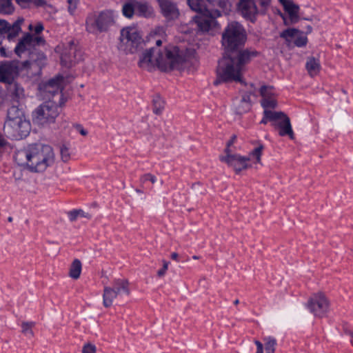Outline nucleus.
<instances>
[{
  "label": "nucleus",
  "mask_w": 353,
  "mask_h": 353,
  "mask_svg": "<svg viewBox=\"0 0 353 353\" xmlns=\"http://www.w3.org/2000/svg\"><path fill=\"white\" fill-rule=\"evenodd\" d=\"M12 220H13V219H12V217H11V216H9V217L8 218V221L9 222H12Z\"/></svg>",
  "instance_id": "58"
},
{
  "label": "nucleus",
  "mask_w": 353,
  "mask_h": 353,
  "mask_svg": "<svg viewBox=\"0 0 353 353\" xmlns=\"http://www.w3.org/2000/svg\"><path fill=\"white\" fill-rule=\"evenodd\" d=\"M170 256L172 260L178 261L179 254L176 252H172Z\"/></svg>",
  "instance_id": "53"
},
{
  "label": "nucleus",
  "mask_w": 353,
  "mask_h": 353,
  "mask_svg": "<svg viewBox=\"0 0 353 353\" xmlns=\"http://www.w3.org/2000/svg\"><path fill=\"white\" fill-rule=\"evenodd\" d=\"M28 30L31 32L26 33L14 48V52L19 57H21L26 50H30L46 45V40L41 35L44 30L43 24L41 22H37L35 25L30 24Z\"/></svg>",
  "instance_id": "5"
},
{
  "label": "nucleus",
  "mask_w": 353,
  "mask_h": 353,
  "mask_svg": "<svg viewBox=\"0 0 353 353\" xmlns=\"http://www.w3.org/2000/svg\"><path fill=\"white\" fill-rule=\"evenodd\" d=\"M306 307L314 316L322 318L329 310L330 301L323 293H315L309 298Z\"/></svg>",
  "instance_id": "11"
},
{
  "label": "nucleus",
  "mask_w": 353,
  "mask_h": 353,
  "mask_svg": "<svg viewBox=\"0 0 353 353\" xmlns=\"http://www.w3.org/2000/svg\"><path fill=\"white\" fill-rule=\"evenodd\" d=\"M272 86L263 85L260 88V94L263 99L273 97Z\"/></svg>",
  "instance_id": "38"
},
{
  "label": "nucleus",
  "mask_w": 353,
  "mask_h": 353,
  "mask_svg": "<svg viewBox=\"0 0 353 353\" xmlns=\"http://www.w3.org/2000/svg\"><path fill=\"white\" fill-rule=\"evenodd\" d=\"M19 74L18 61H3L0 62V83L12 85Z\"/></svg>",
  "instance_id": "13"
},
{
  "label": "nucleus",
  "mask_w": 353,
  "mask_h": 353,
  "mask_svg": "<svg viewBox=\"0 0 353 353\" xmlns=\"http://www.w3.org/2000/svg\"><path fill=\"white\" fill-rule=\"evenodd\" d=\"M34 323L33 322H23L21 325L22 326V332L26 335H29L32 336L34 335L32 327L34 326Z\"/></svg>",
  "instance_id": "39"
},
{
  "label": "nucleus",
  "mask_w": 353,
  "mask_h": 353,
  "mask_svg": "<svg viewBox=\"0 0 353 353\" xmlns=\"http://www.w3.org/2000/svg\"><path fill=\"white\" fill-rule=\"evenodd\" d=\"M312 31V28L311 26H307V28H306V31H305V34H309V33H311Z\"/></svg>",
  "instance_id": "55"
},
{
  "label": "nucleus",
  "mask_w": 353,
  "mask_h": 353,
  "mask_svg": "<svg viewBox=\"0 0 353 353\" xmlns=\"http://www.w3.org/2000/svg\"><path fill=\"white\" fill-rule=\"evenodd\" d=\"M237 6L244 18L254 21L259 10L254 0H239Z\"/></svg>",
  "instance_id": "17"
},
{
  "label": "nucleus",
  "mask_w": 353,
  "mask_h": 353,
  "mask_svg": "<svg viewBox=\"0 0 353 353\" xmlns=\"http://www.w3.org/2000/svg\"><path fill=\"white\" fill-rule=\"evenodd\" d=\"M79 213L77 210H73L68 212V216L70 221H74L79 216Z\"/></svg>",
  "instance_id": "47"
},
{
  "label": "nucleus",
  "mask_w": 353,
  "mask_h": 353,
  "mask_svg": "<svg viewBox=\"0 0 353 353\" xmlns=\"http://www.w3.org/2000/svg\"><path fill=\"white\" fill-rule=\"evenodd\" d=\"M252 94V92H245L242 94L241 99H236L234 101L233 106L236 114L241 115L250 110L252 108L250 96Z\"/></svg>",
  "instance_id": "18"
},
{
  "label": "nucleus",
  "mask_w": 353,
  "mask_h": 353,
  "mask_svg": "<svg viewBox=\"0 0 353 353\" xmlns=\"http://www.w3.org/2000/svg\"><path fill=\"white\" fill-rule=\"evenodd\" d=\"M60 154H61V158L63 162L66 163L70 160V154L69 152L68 148L66 146L62 145L61 147Z\"/></svg>",
  "instance_id": "41"
},
{
  "label": "nucleus",
  "mask_w": 353,
  "mask_h": 353,
  "mask_svg": "<svg viewBox=\"0 0 353 353\" xmlns=\"http://www.w3.org/2000/svg\"><path fill=\"white\" fill-rule=\"evenodd\" d=\"M26 119L25 114L22 108L19 104L13 103L7 111V117L5 121H18Z\"/></svg>",
  "instance_id": "22"
},
{
  "label": "nucleus",
  "mask_w": 353,
  "mask_h": 353,
  "mask_svg": "<svg viewBox=\"0 0 353 353\" xmlns=\"http://www.w3.org/2000/svg\"><path fill=\"white\" fill-rule=\"evenodd\" d=\"M236 139V136L233 135L230 140L227 143L226 148L225 149V152L226 154H230L231 151L230 150V147L234 143Z\"/></svg>",
  "instance_id": "49"
},
{
  "label": "nucleus",
  "mask_w": 353,
  "mask_h": 353,
  "mask_svg": "<svg viewBox=\"0 0 353 353\" xmlns=\"http://www.w3.org/2000/svg\"><path fill=\"white\" fill-rule=\"evenodd\" d=\"M265 353H274L277 345L276 339L272 336L263 338Z\"/></svg>",
  "instance_id": "30"
},
{
  "label": "nucleus",
  "mask_w": 353,
  "mask_h": 353,
  "mask_svg": "<svg viewBox=\"0 0 353 353\" xmlns=\"http://www.w3.org/2000/svg\"><path fill=\"white\" fill-rule=\"evenodd\" d=\"M300 34H299L296 38L295 39L294 43L296 46L301 48L304 47L307 43V38L305 35L303 34V32L301 31L299 32Z\"/></svg>",
  "instance_id": "37"
},
{
  "label": "nucleus",
  "mask_w": 353,
  "mask_h": 353,
  "mask_svg": "<svg viewBox=\"0 0 353 353\" xmlns=\"http://www.w3.org/2000/svg\"><path fill=\"white\" fill-rule=\"evenodd\" d=\"M301 31L296 28H288L280 33V37L284 39L288 45L291 42V39L297 35Z\"/></svg>",
  "instance_id": "29"
},
{
  "label": "nucleus",
  "mask_w": 353,
  "mask_h": 353,
  "mask_svg": "<svg viewBox=\"0 0 353 353\" xmlns=\"http://www.w3.org/2000/svg\"><path fill=\"white\" fill-rule=\"evenodd\" d=\"M130 283L126 279H115L112 281V286L111 288L118 295L121 293L128 296L130 294V290L129 288Z\"/></svg>",
  "instance_id": "21"
},
{
  "label": "nucleus",
  "mask_w": 353,
  "mask_h": 353,
  "mask_svg": "<svg viewBox=\"0 0 353 353\" xmlns=\"http://www.w3.org/2000/svg\"><path fill=\"white\" fill-rule=\"evenodd\" d=\"M83 59V53L74 41H70L61 55V64L70 68Z\"/></svg>",
  "instance_id": "12"
},
{
  "label": "nucleus",
  "mask_w": 353,
  "mask_h": 353,
  "mask_svg": "<svg viewBox=\"0 0 353 353\" xmlns=\"http://www.w3.org/2000/svg\"><path fill=\"white\" fill-rule=\"evenodd\" d=\"M21 8H27L31 5L37 7L43 6L46 4L44 0H15Z\"/></svg>",
  "instance_id": "33"
},
{
  "label": "nucleus",
  "mask_w": 353,
  "mask_h": 353,
  "mask_svg": "<svg viewBox=\"0 0 353 353\" xmlns=\"http://www.w3.org/2000/svg\"><path fill=\"white\" fill-rule=\"evenodd\" d=\"M145 42L137 28L127 27L121 31L119 50L128 53H135L143 48Z\"/></svg>",
  "instance_id": "7"
},
{
  "label": "nucleus",
  "mask_w": 353,
  "mask_h": 353,
  "mask_svg": "<svg viewBox=\"0 0 353 353\" xmlns=\"http://www.w3.org/2000/svg\"><path fill=\"white\" fill-rule=\"evenodd\" d=\"M239 299H236V300L234 301V305H238V304H239Z\"/></svg>",
  "instance_id": "57"
},
{
  "label": "nucleus",
  "mask_w": 353,
  "mask_h": 353,
  "mask_svg": "<svg viewBox=\"0 0 353 353\" xmlns=\"http://www.w3.org/2000/svg\"><path fill=\"white\" fill-rule=\"evenodd\" d=\"M14 10L12 0H0V14H10Z\"/></svg>",
  "instance_id": "31"
},
{
  "label": "nucleus",
  "mask_w": 353,
  "mask_h": 353,
  "mask_svg": "<svg viewBox=\"0 0 353 353\" xmlns=\"http://www.w3.org/2000/svg\"><path fill=\"white\" fill-rule=\"evenodd\" d=\"M136 192L139 193H142L143 192L139 189H136Z\"/></svg>",
  "instance_id": "59"
},
{
  "label": "nucleus",
  "mask_w": 353,
  "mask_h": 353,
  "mask_svg": "<svg viewBox=\"0 0 353 353\" xmlns=\"http://www.w3.org/2000/svg\"><path fill=\"white\" fill-rule=\"evenodd\" d=\"M187 3L191 10L198 12L194 20L201 32H208L216 25L221 10H228L231 7L229 0H187Z\"/></svg>",
  "instance_id": "4"
},
{
  "label": "nucleus",
  "mask_w": 353,
  "mask_h": 353,
  "mask_svg": "<svg viewBox=\"0 0 353 353\" xmlns=\"http://www.w3.org/2000/svg\"><path fill=\"white\" fill-rule=\"evenodd\" d=\"M150 181L152 183H154L157 181L155 176L148 173L142 175L140 178V183L144 184L146 181Z\"/></svg>",
  "instance_id": "42"
},
{
  "label": "nucleus",
  "mask_w": 353,
  "mask_h": 353,
  "mask_svg": "<svg viewBox=\"0 0 353 353\" xmlns=\"http://www.w3.org/2000/svg\"><path fill=\"white\" fill-rule=\"evenodd\" d=\"M160 39L156 41V46L146 50L139 61V67L150 70L155 64L163 72L179 69L185 61L176 46L162 47Z\"/></svg>",
  "instance_id": "2"
},
{
  "label": "nucleus",
  "mask_w": 353,
  "mask_h": 353,
  "mask_svg": "<svg viewBox=\"0 0 353 353\" xmlns=\"http://www.w3.org/2000/svg\"><path fill=\"white\" fill-rule=\"evenodd\" d=\"M31 125L28 120L5 121L3 131L6 137L10 139L19 140L26 137L30 132Z\"/></svg>",
  "instance_id": "9"
},
{
  "label": "nucleus",
  "mask_w": 353,
  "mask_h": 353,
  "mask_svg": "<svg viewBox=\"0 0 353 353\" xmlns=\"http://www.w3.org/2000/svg\"><path fill=\"white\" fill-rule=\"evenodd\" d=\"M278 112H273L268 110H264L263 111V117L261 121V123L266 124L268 121H276L278 120L277 115Z\"/></svg>",
  "instance_id": "35"
},
{
  "label": "nucleus",
  "mask_w": 353,
  "mask_h": 353,
  "mask_svg": "<svg viewBox=\"0 0 353 353\" xmlns=\"http://www.w3.org/2000/svg\"><path fill=\"white\" fill-rule=\"evenodd\" d=\"M261 103L265 110L268 108H275L277 105V102L273 97L262 99Z\"/></svg>",
  "instance_id": "36"
},
{
  "label": "nucleus",
  "mask_w": 353,
  "mask_h": 353,
  "mask_svg": "<svg viewBox=\"0 0 353 353\" xmlns=\"http://www.w3.org/2000/svg\"><path fill=\"white\" fill-rule=\"evenodd\" d=\"M117 294L111 288L110 286H104L103 294V304L105 307H110L113 303V300L116 299Z\"/></svg>",
  "instance_id": "26"
},
{
  "label": "nucleus",
  "mask_w": 353,
  "mask_h": 353,
  "mask_svg": "<svg viewBox=\"0 0 353 353\" xmlns=\"http://www.w3.org/2000/svg\"><path fill=\"white\" fill-rule=\"evenodd\" d=\"M263 150V145L261 144L254 150H253L250 154V156L254 157L256 158V163H261V157L262 154Z\"/></svg>",
  "instance_id": "40"
},
{
  "label": "nucleus",
  "mask_w": 353,
  "mask_h": 353,
  "mask_svg": "<svg viewBox=\"0 0 353 353\" xmlns=\"http://www.w3.org/2000/svg\"><path fill=\"white\" fill-rule=\"evenodd\" d=\"M199 185V183H194V184H192V188H194L196 185Z\"/></svg>",
  "instance_id": "60"
},
{
  "label": "nucleus",
  "mask_w": 353,
  "mask_h": 353,
  "mask_svg": "<svg viewBox=\"0 0 353 353\" xmlns=\"http://www.w3.org/2000/svg\"><path fill=\"white\" fill-rule=\"evenodd\" d=\"M122 12L125 17L132 18L134 14H136L135 1L125 3L123 6Z\"/></svg>",
  "instance_id": "32"
},
{
  "label": "nucleus",
  "mask_w": 353,
  "mask_h": 353,
  "mask_svg": "<svg viewBox=\"0 0 353 353\" xmlns=\"http://www.w3.org/2000/svg\"><path fill=\"white\" fill-rule=\"evenodd\" d=\"M220 160L232 167L236 173L239 174L241 170L248 168V162L250 161V157L228 154L225 157H220Z\"/></svg>",
  "instance_id": "15"
},
{
  "label": "nucleus",
  "mask_w": 353,
  "mask_h": 353,
  "mask_svg": "<svg viewBox=\"0 0 353 353\" xmlns=\"http://www.w3.org/2000/svg\"><path fill=\"white\" fill-rule=\"evenodd\" d=\"M11 54V52L8 51L6 48L1 46V42L0 41V57H10Z\"/></svg>",
  "instance_id": "48"
},
{
  "label": "nucleus",
  "mask_w": 353,
  "mask_h": 353,
  "mask_svg": "<svg viewBox=\"0 0 353 353\" xmlns=\"http://www.w3.org/2000/svg\"><path fill=\"white\" fill-rule=\"evenodd\" d=\"M278 120L272 125L274 128H279V135L281 137L289 136L291 139H294V134L292 129L290 118L283 112H278Z\"/></svg>",
  "instance_id": "16"
},
{
  "label": "nucleus",
  "mask_w": 353,
  "mask_h": 353,
  "mask_svg": "<svg viewBox=\"0 0 353 353\" xmlns=\"http://www.w3.org/2000/svg\"><path fill=\"white\" fill-rule=\"evenodd\" d=\"M247 39L246 30L239 22H230L225 28L221 36L224 52L218 62L214 85L234 81L244 83L243 74L246 66L260 54L252 48H243Z\"/></svg>",
  "instance_id": "1"
},
{
  "label": "nucleus",
  "mask_w": 353,
  "mask_h": 353,
  "mask_svg": "<svg viewBox=\"0 0 353 353\" xmlns=\"http://www.w3.org/2000/svg\"><path fill=\"white\" fill-rule=\"evenodd\" d=\"M343 330H344V332H345L346 334H348V335H350L351 337H352V338H353V331H352V330H350L347 329V327H345V328L343 329Z\"/></svg>",
  "instance_id": "54"
},
{
  "label": "nucleus",
  "mask_w": 353,
  "mask_h": 353,
  "mask_svg": "<svg viewBox=\"0 0 353 353\" xmlns=\"http://www.w3.org/2000/svg\"><path fill=\"white\" fill-rule=\"evenodd\" d=\"M18 164L26 165L30 171L41 172L54 163V153L51 146L41 143L29 145L19 150L14 156Z\"/></svg>",
  "instance_id": "3"
},
{
  "label": "nucleus",
  "mask_w": 353,
  "mask_h": 353,
  "mask_svg": "<svg viewBox=\"0 0 353 353\" xmlns=\"http://www.w3.org/2000/svg\"><path fill=\"white\" fill-rule=\"evenodd\" d=\"M68 11L70 14H73L77 8V0H68Z\"/></svg>",
  "instance_id": "46"
},
{
  "label": "nucleus",
  "mask_w": 353,
  "mask_h": 353,
  "mask_svg": "<svg viewBox=\"0 0 353 353\" xmlns=\"http://www.w3.org/2000/svg\"><path fill=\"white\" fill-rule=\"evenodd\" d=\"M254 343L256 345V353H263V343L258 340H255Z\"/></svg>",
  "instance_id": "51"
},
{
  "label": "nucleus",
  "mask_w": 353,
  "mask_h": 353,
  "mask_svg": "<svg viewBox=\"0 0 353 353\" xmlns=\"http://www.w3.org/2000/svg\"><path fill=\"white\" fill-rule=\"evenodd\" d=\"M279 2L283 6L285 11L288 12L290 22L292 23H295L298 22L299 19V6L288 0H279Z\"/></svg>",
  "instance_id": "20"
},
{
  "label": "nucleus",
  "mask_w": 353,
  "mask_h": 353,
  "mask_svg": "<svg viewBox=\"0 0 353 353\" xmlns=\"http://www.w3.org/2000/svg\"><path fill=\"white\" fill-rule=\"evenodd\" d=\"M114 23V14L111 10L90 12L85 19V30L89 33L98 34L107 32Z\"/></svg>",
  "instance_id": "6"
},
{
  "label": "nucleus",
  "mask_w": 353,
  "mask_h": 353,
  "mask_svg": "<svg viewBox=\"0 0 353 353\" xmlns=\"http://www.w3.org/2000/svg\"><path fill=\"white\" fill-rule=\"evenodd\" d=\"M61 106L57 100H48L44 102L32 112L33 123L39 125L54 123L60 113Z\"/></svg>",
  "instance_id": "8"
},
{
  "label": "nucleus",
  "mask_w": 353,
  "mask_h": 353,
  "mask_svg": "<svg viewBox=\"0 0 353 353\" xmlns=\"http://www.w3.org/2000/svg\"><path fill=\"white\" fill-rule=\"evenodd\" d=\"M10 97L13 103H17L18 104L19 100L24 97V90L18 83H12L10 85Z\"/></svg>",
  "instance_id": "25"
},
{
  "label": "nucleus",
  "mask_w": 353,
  "mask_h": 353,
  "mask_svg": "<svg viewBox=\"0 0 353 353\" xmlns=\"http://www.w3.org/2000/svg\"><path fill=\"white\" fill-rule=\"evenodd\" d=\"M63 81L62 76H57L50 79L48 82L40 84L39 90L44 99L55 100L54 97H57L59 105L64 104L65 101L62 94L61 83Z\"/></svg>",
  "instance_id": "10"
},
{
  "label": "nucleus",
  "mask_w": 353,
  "mask_h": 353,
  "mask_svg": "<svg viewBox=\"0 0 353 353\" xmlns=\"http://www.w3.org/2000/svg\"><path fill=\"white\" fill-rule=\"evenodd\" d=\"M163 14L168 19H173L178 16L176 5L170 0H158Z\"/></svg>",
  "instance_id": "19"
},
{
  "label": "nucleus",
  "mask_w": 353,
  "mask_h": 353,
  "mask_svg": "<svg viewBox=\"0 0 353 353\" xmlns=\"http://www.w3.org/2000/svg\"><path fill=\"white\" fill-rule=\"evenodd\" d=\"M305 68L311 77L317 75L321 68L319 59L314 57H307Z\"/></svg>",
  "instance_id": "23"
},
{
  "label": "nucleus",
  "mask_w": 353,
  "mask_h": 353,
  "mask_svg": "<svg viewBox=\"0 0 353 353\" xmlns=\"http://www.w3.org/2000/svg\"><path fill=\"white\" fill-rule=\"evenodd\" d=\"M135 3L137 15L149 18L153 14V9L148 3L135 1Z\"/></svg>",
  "instance_id": "24"
},
{
  "label": "nucleus",
  "mask_w": 353,
  "mask_h": 353,
  "mask_svg": "<svg viewBox=\"0 0 353 353\" xmlns=\"http://www.w3.org/2000/svg\"><path fill=\"white\" fill-rule=\"evenodd\" d=\"M28 51L29 52V57L31 61L37 63L39 65L44 64L46 60V57L43 52L37 51V48Z\"/></svg>",
  "instance_id": "27"
},
{
  "label": "nucleus",
  "mask_w": 353,
  "mask_h": 353,
  "mask_svg": "<svg viewBox=\"0 0 353 353\" xmlns=\"http://www.w3.org/2000/svg\"><path fill=\"white\" fill-rule=\"evenodd\" d=\"M163 267L161 269L159 270L157 272V275L158 277L161 278L165 276L166 274V272L168 269V265L170 264L169 261H167L165 260H163Z\"/></svg>",
  "instance_id": "43"
},
{
  "label": "nucleus",
  "mask_w": 353,
  "mask_h": 353,
  "mask_svg": "<svg viewBox=\"0 0 353 353\" xmlns=\"http://www.w3.org/2000/svg\"><path fill=\"white\" fill-rule=\"evenodd\" d=\"M260 5V11L264 14L270 5L271 0H257Z\"/></svg>",
  "instance_id": "45"
},
{
  "label": "nucleus",
  "mask_w": 353,
  "mask_h": 353,
  "mask_svg": "<svg viewBox=\"0 0 353 353\" xmlns=\"http://www.w3.org/2000/svg\"><path fill=\"white\" fill-rule=\"evenodd\" d=\"M82 269V264L80 260L74 259L69 269V276L73 279H78L80 277Z\"/></svg>",
  "instance_id": "28"
},
{
  "label": "nucleus",
  "mask_w": 353,
  "mask_h": 353,
  "mask_svg": "<svg viewBox=\"0 0 353 353\" xmlns=\"http://www.w3.org/2000/svg\"><path fill=\"white\" fill-rule=\"evenodd\" d=\"M199 258L200 257L199 256H196V255H194V256H192V259H195V260L199 259Z\"/></svg>",
  "instance_id": "56"
},
{
  "label": "nucleus",
  "mask_w": 353,
  "mask_h": 353,
  "mask_svg": "<svg viewBox=\"0 0 353 353\" xmlns=\"http://www.w3.org/2000/svg\"><path fill=\"white\" fill-rule=\"evenodd\" d=\"M75 129L82 135L86 136L88 134V131L85 130L81 124H75Z\"/></svg>",
  "instance_id": "50"
},
{
  "label": "nucleus",
  "mask_w": 353,
  "mask_h": 353,
  "mask_svg": "<svg viewBox=\"0 0 353 353\" xmlns=\"http://www.w3.org/2000/svg\"><path fill=\"white\" fill-rule=\"evenodd\" d=\"M77 212H80L79 216L85 217L88 219H90L91 218V215L90 214L85 212L82 210H77Z\"/></svg>",
  "instance_id": "52"
},
{
  "label": "nucleus",
  "mask_w": 353,
  "mask_h": 353,
  "mask_svg": "<svg viewBox=\"0 0 353 353\" xmlns=\"http://www.w3.org/2000/svg\"><path fill=\"white\" fill-rule=\"evenodd\" d=\"M97 348L94 344L85 343L82 348V353H96Z\"/></svg>",
  "instance_id": "44"
},
{
  "label": "nucleus",
  "mask_w": 353,
  "mask_h": 353,
  "mask_svg": "<svg viewBox=\"0 0 353 353\" xmlns=\"http://www.w3.org/2000/svg\"><path fill=\"white\" fill-rule=\"evenodd\" d=\"M23 21L24 19L22 17H19L12 24L6 20L0 19V34L6 37L9 41L12 40L17 37L21 32V26Z\"/></svg>",
  "instance_id": "14"
},
{
  "label": "nucleus",
  "mask_w": 353,
  "mask_h": 353,
  "mask_svg": "<svg viewBox=\"0 0 353 353\" xmlns=\"http://www.w3.org/2000/svg\"><path fill=\"white\" fill-rule=\"evenodd\" d=\"M164 104L163 100L160 97H155L153 99V112L155 114L160 115L164 109Z\"/></svg>",
  "instance_id": "34"
}]
</instances>
